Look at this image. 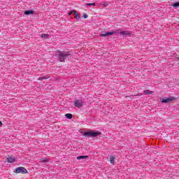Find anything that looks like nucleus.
<instances>
[{
    "mask_svg": "<svg viewBox=\"0 0 179 179\" xmlns=\"http://www.w3.org/2000/svg\"><path fill=\"white\" fill-rule=\"evenodd\" d=\"M57 57L59 62H65L66 59H69V58H72L73 57L72 52L71 51L57 50Z\"/></svg>",
    "mask_w": 179,
    "mask_h": 179,
    "instance_id": "f257e3e1",
    "label": "nucleus"
},
{
    "mask_svg": "<svg viewBox=\"0 0 179 179\" xmlns=\"http://www.w3.org/2000/svg\"><path fill=\"white\" fill-rule=\"evenodd\" d=\"M100 135H101V132L95 131H87L83 133L84 136H89L90 138H96L97 136H100Z\"/></svg>",
    "mask_w": 179,
    "mask_h": 179,
    "instance_id": "f03ea898",
    "label": "nucleus"
},
{
    "mask_svg": "<svg viewBox=\"0 0 179 179\" xmlns=\"http://www.w3.org/2000/svg\"><path fill=\"white\" fill-rule=\"evenodd\" d=\"M74 106L75 107H77V108H82L83 106H86V101L83 99H78L74 101Z\"/></svg>",
    "mask_w": 179,
    "mask_h": 179,
    "instance_id": "7ed1b4c3",
    "label": "nucleus"
},
{
    "mask_svg": "<svg viewBox=\"0 0 179 179\" xmlns=\"http://www.w3.org/2000/svg\"><path fill=\"white\" fill-rule=\"evenodd\" d=\"M176 98L174 96H169V97H164L162 99V103L164 104H167L168 103H171V101H176Z\"/></svg>",
    "mask_w": 179,
    "mask_h": 179,
    "instance_id": "20e7f679",
    "label": "nucleus"
},
{
    "mask_svg": "<svg viewBox=\"0 0 179 179\" xmlns=\"http://www.w3.org/2000/svg\"><path fill=\"white\" fill-rule=\"evenodd\" d=\"M15 173H16V174H27V173L29 172L27 171V169H26V168L23 166H20L15 169Z\"/></svg>",
    "mask_w": 179,
    "mask_h": 179,
    "instance_id": "39448f33",
    "label": "nucleus"
},
{
    "mask_svg": "<svg viewBox=\"0 0 179 179\" xmlns=\"http://www.w3.org/2000/svg\"><path fill=\"white\" fill-rule=\"evenodd\" d=\"M114 34H117L116 31H107L105 34H102L100 35V37H107L108 36H114Z\"/></svg>",
    "mask_w": 179,
    "mask_h": 179,
    "instance_id": "423d86ee",
    "label": "nucleus"
},
{
    "mask_svg": "<svg viewBox=\"0 0 179 179\" xmlns=\"http://www.w3.org/2000/svg\"><path fill=\"white\" fill-rule=\"evenodd\" d=\"M7 162L8 163H15V162H16V159L13 158L12 157H8L7 159Z\"/></svg>",
    "mask_w": 179,
    "mask_h": 179,
    "instance_id": "0eeeda50",
    "label": "nucleus"
},
{
    "mask_svg": "<svg viewBox=\"0 0 179 179\" xmlns=\"http://www.w3.org/2000/svg\"><path fill=\"white\" fill-rule=\"evenodd\" d=\"M119 34H121L122 36H131L129 31H122L119 33Z\"/></svg>",
    "mask_w": 179,
    "mask_h": 179,
    "instance_id": "6e6552de",
    "label": "nucleus"
},
{
    "mask_svg": "<svg viewBox=\"0 0 179 179\" xmlns=\"http://www.w3.org/2000/svg\"><path fill=\"white\" fill-rule=\"evenodd\" d=\"M34 14V10H25L24 13V15H33Z\"/></svg>",
    "mask_w": 179,
    "mask_h": 179,
    "instance_id": "1a4fd4ad",
    "label": "nucleus"
},
{
    "mask_svg": "<svg viewBox=\"0 0 179 179\" xmlns=\"http://www.w3.org/2000/svg\"><path fill=\"white\" fill-rule=\"evenodd\" d=\"M143 94H147V95H150V94H153V91H150L149 90H145L143 91Z\"/></svg>",
    "mask_w": 179,
    "mask_h": 179,
    "instance_id": "9d476101",
    "label": "nucleus"
},
{
    "mask_svg": "<svg viewBox=\"0 0 179 179\" xmlns=\"http://www.w3.org/2000/svg\"><path fill=\"white\" fill-rule=\"evenodd\" d=\"M87 157H89V156L87 155H80L77 157V160H82V159H87Z\"/></svg>",
    "mask_w": 179,
    "mask_h": 179,
    "instance_id": "9b49d317",
    "label": "nucleus"
},
{
    "mask_svg": "<svg viewBox=\"0 0 179 179\" xmlns=\"http://www.w3.org/2000/svg\"><path fill=\"white\" fill-rule=\"evenodd\" d=\"M109 159H110V164H114L115 160V157L110 155Z\"/></svg>",
    "mask_w": 179,
    "mask_h": 179,
    "instance_id": "f8f14e48",
    "label": "nucleus"
},
{
    "mask_svg": "<svg viewBox=\"0 0 179 179\" xmlns=\"http://www.w3.org/2000/svg\"><path fill=\"white\" fill-rule=\"evenodd\" d=\"M74 15L76 20H80V15H79V13H77L76 11L74 12Z\"/></svg>",
    "mask_w": 179,
    "mask_h": 179,
    "instance_id": "ddd939ff",
    "label": "nucleus"
},
{
    "mask_svg": "<svg viewBox=\"0 0 179 179\" xmlns=\"http://www.w3.org/2000/svg\"><path fill=\"white\" fill-rule=\"evenodd\" d=\"M66 118H67L68 120H72V114L71 113H67L65 115Z\"/></svg>",
    "mask_w": 179,
    "mask_h": 179,
    "instance_id": "4468645a",
    "label": "nucleus"
},
{
    "mask_svg": "<svg viewBox=\"0 0 179 179\" xmlns=\"http://www.w3.org/2000/svg\"><path fill=\"white\" fill-rule=\"evenodd\" d=\"M171 6H173V8H178V6H179V1H177L176 3H172Z\"/></svg>",
    "mask_w": 179,
    "mask_h": 179,
    "instance_id": "2eb2a0df",
    "label": "nucleus"
},
{
    "mask_svg": "<svg viewBox=\"0 0 179 179\" xmlns=\"http://www.w3.org/2000/svg\"><path fill=\"white\" fill-rule=\"evenodd\" d=\"M40 162L41 163H47V162H48V159H47V158L41 159Z\"/></svg>",
    "mask_w": 179,
    "mask_h": 179,
    "instance_id": "dca6fc26",
    "label": "nucleus"
},
{
    "mask_svg": "<svg viewBox=\"0 0 179 179\" xmlns=\"http://www.w3.org/2000/svg\"><path fill=\"white\" fill-rule=\"evenodd\" d=\"M86 6H96V3H87Z\"/></svg>",
    "mask_w": 179,
    "mask_h": 179,
    "instance_id": "f3484780",
    "label": "nucleus"
},
{
    "mask_svg": "<svg viewBox=\"0 0 179 179\" xmlns=\"http://www.w3.org/2000/svg\"><path fill=\"white\" fill-rule=\"evenodd\" d=\"M75 12H76L75 10H71V11L69 13V16L70 17H71V16L72 15V14L75 15Z\"/></svg>",
    "mask_w": 179,
    "mask_h": 179,
    "instance_id": "a211bd4d",
    "label": "nucleus"
},
{
    "mask_svg": "<svg viewBox=\"0 0 179 179\" xmlns=\"http://www.w3.org/2000/svg\"><path fill=\"white\" fill-rule=\"evenodd\" d=\"M41 38H48V34H43L41 35Z\"/></svg>",
    "mask_w": 179,
    "mask_h": 179,
    "instance_id": "6ab92c4d",
    "label": "nucleus"
},
{
    "mask_svg": "<svg viewBox=\"0 0 179 179\" xmlns=\"http://www.w3.org/2000/svg\"><path fill=\"white\" fill-rule=\"evenodd\" d=\"M47 79H48V78H45V77H39L38 78V80H47Z\"/></svg>",
    "mask_w": 179,
    "mask_h": 179,
    "instance_id": "aec40b11",
    "label": "nucleus"
},
{
    "mask_svg": "<svg viewBox=\"0 0 179 179\" xmlns=\"http://www.w3.org/2000/svg\"><path fill=\"white\" fill-rule=\"evenodd\" d=\"M89 17V15H87V14H84L83 17H84V19H87V17Z\"/></svg>",
    "mask_w": 179,
    "mask_h": 179,
    "instance_id": "412c9836",
    "label": "nucleus"
},
{
    "mask_svg": "<svg viewBox=\"0 0 179 179\" xmlns=\"http://www.w3.org/2000/svg\"><path fill=\"white\" fill-rule=\"evenodd\" d=\"M103 5H104V6H105V7L108 6V3H103Z\"/></svg>",
    "mask_w": 179,
    "mask_h": 179,
    "instance_id": "4be33fe9",
    "label": "nucleus"
},
{
    "mask_svg": "<svg viewBox=\"0 0 179 179\" xmlns=\"http://www.w3.org/2000/svg\"><path fill=\"white\" fill-rule=\"evenodd\" d=\"M2 127V122L0 121V127Z\"/></svg>",
    "mask_w": 179,
    "mask_h": 179,
    "instance_id": "5701e85b",
    "label": "nucleus"
}]
</instances>
